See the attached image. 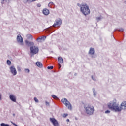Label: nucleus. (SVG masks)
Returning a JSON list of instances; mask_svg holds the SVG:
<instances>
[{"instance_id":"nucleus-1","label":"nucleus","mask_w":126,"mask_h":126,"mask_svg":"<svg viewBox=\"0 0 126 126\" xmlns=\"http://www.w3.org/2000/svg\"><path fill=\"white\" fill-rule=\"evenodd\" d=\"M25 43L28 47H30V54L32 57L39 53V48L38 47L34 46V42H29L28 40H26L25 41Z\"/></svg>"},{"instance_id":"nucleus-19","label":"nucleus","mask_w":126,"mask_h":126,"mask_svg":"<svg viewBox=\"0 0 126 126\" xmlns=\"http://www.w3.org/2000/svg\"><path fill=\"white\" fill-rule=\"evenodd\" d=\"M7 63L8 64V65H11V61L10 60H7Z\"/></svg>"},{"instance_id":"nucleus-12","label":"nucleus","mask_w":126,"mask_h":126,"mask_svg":"<svg viewBox=\"0 0 126 126\" xmlns=\"http://www.w3.org/2000/svg\"><path fill=\"white\" fill-rule=\"evenodd\" d=\"M89 54L90 55H94L95 54V50L93 48H91L89 51Z\"/></svg>"},{"instance_id":"nucleus-35","label":"nucleus","mask_w":126,"mask_h":126,"mask_svg":"<svg viewBox=\"0 0 126 126\" xmlns=\"http://www.w3.org/2000/svg\"><path fill=\"white\" fill-rule=\"evenodd\" d=\"M27 0V1H28V0Z\"/></svg>"},{"instance_id":"nucleus-14","label":"nucleus","mask_w":126,"mask_h":126,"mask_svg":"<svg viewBox=\"0 0 126 126\" xmlns=\"http://www.w3.org/2000/svg\"><path fill=\"white\" fill-rule=\"evenodd\" d=\"M36 64L37 66L40 67V68H42V67H43V64H42V63L40 62H37L36 63Z\"/></svg>"},{"instance_id":"nucleus-31","label":"nucleus","mask_w":126,"mask_h":126,"mask_svg":"<svg viewBox=\"0 0 126 126\" xmlns=\"http://www.w3.org/2000/svg\"><path fill=\"white\" fill-rule=\"evenodd\" d=\"M50 4H53V2H50V3H49V5H50Z\"/></svg>"},{"instance_id":"nucleus-2","label":"nucleus","mask_w":126,"mask_h":126,"mask_svg":"<svg viewBox=\"0 0 126 126\" xmlns=\"http://www.w3.org/2000/svg\"><path fill=\"white\" fill-rule=\"evenodd\" d=\"M108 109L112 111H115V112H121L123 108L119 106V105L117 104V100L114 99L112 101L108 104Z\"/></svg>"},{"instance_id":"nucleus-15","label":"nucleus","mask_w":126,"mask_h":126,"mask_svg":"<svg viewBox=\"0 0 126 126\" xmlns=\"http://www.w3.org/2000/svg\"><path fill=\"white\" fill-rule=\"evenodd\" d=\"M58 60L59 63H63V60L61 57H59Z\"/></svg>"},{"instance_id":"nucleus-11","label":"nucleus","mask_w":126,"mask_h":126,"mask_svg":"<svg viewBox=\"0 0 126 126\" xmlns=\"http://www.w3.org/2000/svg\"><path fill=\"white\" fill-rule=\"evenodd\" d=\"M43 13L44 15H49L50 14V11L48 9H44L43 10Z\"/></svg>"},{"instance_id":"nucleus-10","label":"nucleus","mask_w":126,"mask_h":126,"mask_svg":"<svg viewBox=\"0 0 126 126\" xmlns=\"http://www.w3.org/2000/svg\"><path fill=\"white\" fill-rule=\"evenodd\" d=\"M46 36H42L37 38V41H38V42H41V41H45V40H46Z\"/></svg>"},{"instance_id":"nucleus-34","label":"nucleus","mask_w":126,"mask_h":126,"mask_svg":"<svg viewBox=\"0 0 126 126\" xmlns=\"http://www.w3.org/2000/svg\"><path fill=\"white\" fill-rule=\"evenodd\" d=\"M67 122H69V119H67Z\"/></svg>"},{"instance_id":"nucleus-28","label":"nucleus","mask_w":126,"mask_h":126,"mask_svg":"<svg viewBox=\"0 0 126 126\" xmlns=\"http://www.w3.org/2000/svg\"><path fill=\"white\" fill-rule=\"evenodd\" d=\"M119 31H124V29L123 28H120L119 30Z\"/></svg>"},{"instance_id":"nucleus-27","label":"nucleus","mask_w":126,"mask_h":126,"mask_svg":"<svg viewBox=\"0 0 126 126\" xmlns=\"http://www.w3.org/2000/svg\"><path fill=\"white\" fill-rule=\"evenodd\" d=\"M37 7H41V4H40V3L37 4Z\"/></svg>"},{"instance_id":"nucleus-16","label":"nucleus","mask_w":126,"mask_h":126,"mask_svg":"<svg viewBox=\"0 0 126 126\" xmlns=\"http://www.w3.org/2000/svg\"><path fill=\"white\" fill-rule=\"evenodd\" d=\"M121 106L124 107V109H126V101L123 102L121 103Z\"/></svg>"},{"instance_id":"nucleus-30","label":"nucleus","mask_w":126,"mask_h":126,"mask_svg":"<svg viewBox=\"0 0 126 126\" xmlns=\"http://www.w3.org/2000/svg\"><path fill=\"white\" fill-rule=\"evenodd\" d=\"M61 64H59V68H60L61 67Z\"/></svg>"},{"instance_id":"nucleus-24","label":"nucleus","mask_w":126,"mask_h":126,"mask_svg":"<svg viewBox=\"0 0 126 126\" xmlns=\"http://www.w3.org/2000/svg\"><path fill=\"white\" fill-rule=\"evenodd\" d=\"M105 114H110V113H111V111H110L109 110H106L105 112Z\"/></svg>"},{"instance_id":"nucleus-22","label":"nucleus","mask_w":126,"mask_h":126,"mask_svg":"<svg viewBox=\"0 0 126 126\" xmlns=\"http://www.w3.org/2000/svg\"><path fill=\"white\" fill-rule=\"evenodd\" d=\"M34 99L35 102H36V103L39 102V100H38V99H37V97H34Z\"/></svg>"},{"instance_id":"nucleus-20","label":"nucleus","mask_w":126,"mask_h":126,"mask_svg":"<svg viewBox=\"0 0 126 126\" xmlns=\"http://www.w3.org/2000/svg\"><path fill=\"white\" fill-rule=\"evenodd\" d=\"M52 98H53V99H55V100H57L58 99V97H57V96H56L54 94H53L52 95Z\"/></svg>"},{"instance_id":"nucleus-9","label":"nucleus","mask_w":126,"mask_h":126,"mask_svg":"<svg viewBox=\"0 0 126 126\" xmlns=\"http://www.w3.org/2000/svg\"><path fill=\"white\" fill-rule=\"evenodd\" d=\"M62 24V20H57L55 22V23L53 24V27H57Z\"/></svg>"},{"instance_id":"nucleus-7","label":"nucleus","mask_w":126,"mask_h":126,"mask_svg":"<svg viewBox=\"0 0 126 126\" xmlns=\"http://www.w3.org/2000/svg\"><path fill=\"white\" fill-rule=\"evenodd\" d=\"M50 122H51V123H52V124H53V126H59V122H58V121H57V120H56V119L53 118H50Z\"/></svg>"},{"instance_id":"nucleus-33","label":"nucleus","mask_w":126,"mask_h":126,"mask_svg":"<svg viewBox=\"0 0 126 126\" xmlns=\"http://www.w3.org/2000/svg\"><path fill=\"white\" fill-rule=\"evenodd\" d=\"M77 5H78V6H80V5L79 4V3H78Z\"/></svg>"},{"instance_id":"nucleus-18","label":"nucleus","mask_w":126,"mask_h":126,"mask_svg":"<svg viewBox=\"0 0 126 126\" xmlns=\"http://www.w3.org/2000/svg\"><path fill=\"white\" fill-rule=\"evenodd\" d=\"M27 39H31V40H32L33 36H32V35H31V34H28L27 35Z\"/></svg>"},{"instance_id":"nucleus-5","label":"nucleus","mask_w":126,"mask_h":126,"mask_svg":"<svg viewBox=\"0 0 126 126\" xmlns=\"http://www.w3.org/2000/svg\"><path fill=\"white\" fill-rule=\"evenodd\" d=\"M61 102H62V103L64 104L66 107H67L69 110H71V104H70V103L67 100V99L66 98H63L61 100Z\"/></svg>"},{"instance_id":"nucleus-13","label":"nucleus","mask_w":126,"mask_h":126,"mask_svg":"<svg viewBox=\"0 0 126 126\" xmlns=\"http://www.w3.org/2000/svg\"><path fill=\"white\" fill-rule=\"evenodd\" d=\"M10 100L13 102H16V97L13 95H10L9 96Z\"/></svg>"},{"instance_id":"nucleus-6","label":"nucleus","mask_w":126,"mask_h":126,"mask_svg":"<svg viewBox=\"0 0 126 126\" xmlns=\"http://www.w3.org/2000/svg\"><path fill=\"white\" fill-rule=\"evenodd\" d=\"M17 41L19 43L20 45H23V38L20 34H18L17 36Z\"/></svg>"},{"instance_id":"nucleus-25","label":"nucleus","mask_w":126,"mask_h":126,"mask_svg":"<svg viewBox=\"0 0 126 126\" xmlns=\"http://www.w3.org/2000/svg\"><path fill=\"white\" fill-rule=\"evenodd\" d=\"M67 116H68V114H64L63 115V118H66V117H67Z\"/></svg>"},{"instance_id":"nucleus-17","label":"nucleus","mask_w":126,"mask_h":126,"mask_svg":"<svg viewBox=\"0 0 126 126\" xmlns=\"http://www.w3.org/2000/svg\"><path fill=\"white\" fill-rule=\"evenodd\" d=\"M1 0V2L2 3V4H4V3H6V2H7V1H10V0Z\"/></svg>"},{"instance_id":"nucleus-26","label":"nucleus","mask_w":126,"mask_h":126,"mask_svg":"<svg viewBox=\"0 0 126 126\" xmlns=\"http://www.w3.org/2000/svg\"><path fill=\"white\" fill-rule=\"evenodd\" d=\"M17 69L18 71H21V68L20 67H18Z\"/></svg>"},{"instance_id":"nucleus-8","label":"nucleus","mask_w":126,"mask_h":126,"mask_svg":"<svg viewBox=\"0 0 126 126\" xmlns=\"http://www.w3.org/2000/svg\"><path fill=\"white\" fill-rule=\"evenodd\" d=\"M10 70L13 75H16L17 74V72L16 71V69L14 66H12L10 67Z\"/></svg>"},{"instance_id":"nucleus-23","label":"nucleus","mask_w":126,"mask_h":126,"mask_svg":"<svg viewBox=\"0 0 126 126\" xmlns=\"http://www.w3.org/2000/svg\"><path fill=\"white\" fill-rule=\"evenodd\" d=\"M47 68H48V69H53V68H54V66H48V67H47Z\"/></svg>"},{"instance_id":"nucleus-29","label":"nucleus","mask_w":126,"mask_h":126,"mask_svg":"<svg viewBox=\"0 0 126 126\" xmlns=\"http://www.w3.org/2000/svg\"><path fill=\"white\" fill-rule=\"evenodd\" d=\"M36 0H32L31 1V2H33V1H35Z\"/></svg>"},{"instance_id":"nucleus-21","label":"nucleus","mask_w":126,"mask_h":126,"mask_svg":"<svg viewBox=\"0 0 126 126\" xmlns=\"http://www.w3.org/2000/svg\"><path fill=\"white\" fill-rule=\"evenodd\" d=\"M25 72L26 73H29L30 70L29 69H25Z\"/></svg>"},{"instance_id":"nucleus-4","label":"nucleus","mask_w":126,"mask_h":126,"mask_svg":"<svg viewBox=\"0 0 126 126\" xmlns=\"http://www.w3.org/2000/svg\"><path fill=\"white\" fill-rule=\"evenodd\" d=\"M85 109L86 111V113L89 116H91V115H93L94 112L95 111V108L91 105H88L87 107H85Z\"/></svg>"},{"instance_id":"nucleus-3","label":"nucleus","mask_w":126,"mask_h":126,"mask_svg":"<svg viewBox=\"0 0 126 126\" xmlns=\"http://www.w3.org/2000/svg\"><path fill=\"white\" fill-rule=\"evenodd\" d=\"M80 10L84 15L90 14V10L87 4L82 3L80 5Z\"/></svg>"},{"instance_id":"nucleus-32","label":"nucleus","mask_w":126,"mask_h":126,"mask_svg":"<svg viewBox=\"0 0 126 126\" xmlns=\"http://www.w3.org/2000/svg\"><path fill=\"white\" fill-rule=\"evenodd\" d=\"M92 78L93 79V80H95V79L93 78V76H92Z\"/></svg>"}]
</instances>
